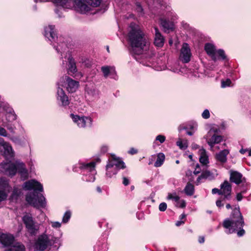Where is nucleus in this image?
<instances>
[{
	"mask_svg": "<svg viewBox=\"0 0 251 251\" xmlns=\"http://www.w3.org/2000/svg\"><path fill=\"white\" fill-rule=\"evenodd\" d=\"M127 40L133 48L134 58L143 65L152 66V57L154 53L151 46L150 39L139 25L131 23Z\"/></svg>",
	"mask_w": 251,
	"mask_h": 251,
	"instance_id": "obj_1",
	"label": "nucleus"
},
{
	"mask_svg": "<svg viewBox=\"0 0 251 251\" xmlns=\"http://www.w3.org/2000/svg\"><path fill=\"white\" fill-rule=\"evenodd\" d=\"M44 35L53 44L54 48L58 53H60L61 58L64 57L68 62V71L74 74L76 72L77 69L74 59L72 56L70 52L68 50V48L65 43L62 42V38L59 39L56 35L54 26L49 25L45 27Z\"/></svg>",
	"mask_w": 251,
	"mask_h": 251,
	"instance_id": "obj_2",
	"label": "nucleus"
},
{
	"mask_svg": "<svg viewBox=\"0 0 251 251\" xmlns=\"http://www.w3.org/2000/svg\"><path fill=\"white\" fill-rule=\"evenodd\" d=\"M23 188L25 190H33L34 191V192L29 193L26 196L25 200L29 204L37 208H44L46 206L45 198L42 195L37 194L36 192L43 191V185L40 182L35 179H31L25 182Z\"/></svg>",
	"mask_w": 251,
	"mask_h": 251,
	"instance_id": "obj_3",
	"label": "nucleus"
},
{
	"mask_svg": "<svg viewBox=\"0 0 251 251\" xmlns=\"http://www.w3.org/2000/svg\"><path fill=\"white\" fill-rule=\"evenodd\" d=\"M244 225V221L239 207L234 208L230 218L225 219L223 224V226L226 229V232L227 234L232 233L237 231V235L239 237L243 236L245 233L243 229Z\"/></svg>",
	"mask_w": 251,
	"mask_h": 251,
	"instance_id": "obj_4",
	"label": "nucleus"
},
{
	"mask_svg": "<svg viewBox=\"0 0 251 251\" xmlns=\"http://www.w3.org/2000/svg\"><path fill=\"white\" fill-rule=\"evenodd\" d=\"M0 171L9 176H14L18 172L21 177L25 179L27 178L28 173L25 165L20 160L2 162L0 163Z\"/></svg>",
	"mask_w": 251,
	"mask_h": 251,
	"instance_id": "obj_5",
	"label": "nucleus"
},
{
	"mask_svg": "<svg viewBox=\"0 0 251 251\" xmlns=\"http://www.w3.org/2000/svg\"><path fill=\"white\" fill-rule=\"evenodd\" d=\"M111 159L109 160L106 166V176L111 178L115 175L118 171L121 169H124L126 166L124 162L115 155H112Z\"/></svg>",
	"mask_w": 251,
	"mask_h": 251,
	"instance_id": "obj_6",
	"label": "nucleus"
},
{
	"mask_svg": "<svg viewBox=\"0 0 251 251\" xmlns=\"http://www.w3.org/2000/svg\"><path fill=\"white\" fill-rule=\"evenodd\" d=\"M220 129L217 126H212L204 136L207 144L213 151L215 145L220 143L223 140V136L220 135Z\"/></svg>",
	"mask_w": 251,
	"mask_h": 251,
	"instance_id": "obj_7",
	"label": "nucleus"
},
{
	"mask_svg": "<svg viewBox=\"0 0 251 251\" xmlns=\"http://www.w3.org/2000/svg\"><path fill=\"white\" fill-rule=\"evenodd\" d=\"M53 244L50 236L45 233L39 235L35 240L33 247L36 251H45Z\"/></svg>",
	"mask_w": 251,
	"mask_h": 251,
	"instance_id": "obj_8",
	"label": "nucleus"
},
{
	"mask_svg": "<svg viewBox=\"0 0 251 251\" xmlns=\"http://www.w3.org/2000/svg\"><path fill=\"white\" fill-rule=\"evenodd\" d=\"M22 220L27 233L31 236L36 235L39 231L40 225L35 221L32 215L26 213L23 216Z\"/></svg>",
	"mask_w": 251,
	"mask_h": 251,
	"instance_id": "obj_9",
	"label": "nucleus"
},
{
	"mask_svg": "<svg viewBox=\"0 0 251 251\" xmlns=\"http://www.w3.org/2000/svg\"><path fill=\"white\" fill-rule=\"evenodd\" d=\"M79 82L73 79L68 76L65 75L61 77L57 83V86L61 88L65 87L69 93H74L79 87Z\"/></svg>",
	"mask_w": 251,
	"mask_h": 251,
	"instance_id": "obj_10",
	"label": "nucleus"
},
{
	"mask_svg": "<svg viewBox=\"0 0 251 251\" xmlns=\"http://www.w3.org/2000/svg\"><path fill=\"white\" fill-rule=\"evenodd\" d=\"M73 122L79 128H86L91 127L93 124V119L90 116H80L78 115L71 114L70 115Z\"/></svg>",
	"mask_w": 251,
	"mask_h": 251,
	"instance_id": "obj_11",
	"label": "nucleus"
},
{
	"mask_svg": "<svg viewBox=\"0 0 251 251\" xmlns=\"http://www.w3.org/2000/svg\"><path fill=\"white\" fill-rule=\"evenodd\" d=\"M96 163L94 161L89 163H81L80 164L79 168L84 173H89L86 175V181L88 182H94L95 180V175L97 174L95 169Z\"/></svg>",
	"mask_w": 251,
	"mask_h": 251,
	"instance_id": "obj_12",
	"label": "nucleus"
},
{
	"mask_svg": "<svg viewBox=\"0 0 251 251\" xmlns=\"http://www.w3.org/2000/svg\"><path fill=\"white\" fill-rule=\"evenodd\" d=\"M0 152L6 159L12 158L14 156V151L11 145L0 138Z\"/></svg>",
	"mask_w": 251,
	"mask_h": 251,
	"instance_id": "obj_13",
	"label": "nucleus"
},
{
	"mask_svg": "<svg viewBox=\"0 0 251 251\" xmlns=\"http://www.w3.org/2000/svg\"><path fill=\"white\" fill-rule=\"evenodd\" d=\"M11 187L9 185V182L5 178L0 179V202L5 200L10 192Z\"/></svg>",
	"mask_w": 251,
	"mask_h": 251,
	"instance_id": "obj_14",
	"label": "nucleus"
},
{
	"mask_svg": "<svg viewBox=\"0 0 251 251\" xmlns=\"http://www.w3.org/2000/svg\"><path fill=\"white\" fill-rule=\"evenodd\" d=\"M230 180L237 185L242 183V187H247L249 185L247 182L246 178L237 171L230 172Z\"/></svg>",
	"mask_w": 251,
	"mask_h": 251,
	"instance_id": "obj_15",
	"label": "nucleus"
},
{
	"mask_svg": "<svg viewBox=\"0 0 251 251\" xmlns=\"http://www.w3.org/2000/svg\"><path fill=\"white\" fill-rule=\"evenodd\" d=\"M56 99L59 104L62 106H68L70 103L68 97L63 88L59 86L57 87Z\"/></svg>",
	"mask_w": 251,
	"mask_h": 251,
	"instance_id": "obj_16",
	"label": "nucleus"
},
{
	"mask_svg": "<svg viewBox=\"0 0 251 251\" xmlns=\"http://www.w3.org/2000/svg\"><path fill=\"white\" fill-rule=\"evenodd\" d=\"M192 53L189 45L184 43L182 44L180 50V59L184 63H188L190 61Z\"/></svg>",
	"mask_w": 251,
	"mask_h": 251,
	"instance_id": "obj_17",
	"label": "nucleus"
},
{
	"mask_svg": "<svg viewBox=\"0 0 251 251\" xmlns=\"http://www.w3.org/2000/svg\"><path fill=\"white\" fill-rule=\"evenodd\" d=\"M221 193L224 199L229 200L231 199V185L230 183L225 180L221 184Z\"/></svg>",
	"mask_w": 251,
	"mask_h": 251,
	"instance_id": "obj_18",
	"label": "nucleus"
},
{
	"mask_svg": "<svg viewBox=\"0 0 251 251\" xmlns=\"http://www.w3.org/2000/svg\"><path fill=\"white\" fill-rule=\"evenodd\" d=\"M2 107L3 110L6 112V123H12L15 121L17 119V116L13 109L6 104L3 105Z\"/></svg>",
	"mask_w": 251,
	"mask_h": 251,
	"instance_id": "obj_19",
	"label": "nucleus"
},
{
	"mask_svg": "<svg viewBox=\"0 0 251 251\" xmlns=\"http://www.w3.org/2000/svg\"><path fill=\"white\" fill-rule=\"evenodd\" d=\"M0 242L4 246H11L14 242L13 236L9 234H0Z\"/></svg>",
	"mask_w": 251,
	"mask_h": 251,
	"instance_id": "obj_20",
	"label": "nucleus"
},
{
	"mask_svg": "<svg viewBox=\"0 0 251 251\" xmlns=\"http://www.w3.org/2000/svg\"><path fill=\"white\" fill-rule=\"evenodd\" d=\"M204 50L207 54L214 61H217V56L216 55V47L211 43H206L204 46Z\"/></svg>",
	"mask_w": 251,
	"mask_h": 251,
	"instance_id": "obj_21",
	"label": "nucleus"
},
{
	"mask_svg": "<svg viewBox=\"0 0 251 251\" xmlns=\"http://www.w3.org/2000/svg\"><path fill=\"white\" fill-rule=\"evenodd\" d=\"M101 71L105 78L108 77L111 75L112 78H115V75L116 72L114 66H103L101 67Z\"/></svg>",
	"mask_w": 251,
	"mask_h": 251,
	"instance_id": "obj_22",
	"label": "nucleus"
},
{
	"mask_svg": "<svg viewBox=\"0 0 251 251\" xmlns=\"http://www.w3.org/2000/svg\"><path fill=\"white\" fill-rule=\"evenodd\" d=\"M199 161L203 166H207L209 163V157L207 151L203 148H201L198 151Z\"/></svg>",
	"mask_w": 251,
	"mask_h": 251,
	"instance_id": "obj_23",
	"label": "nucleus"
},
{
	"mask_svg": "<svg viewBox=\"0 0 251 251\" xmlns=\"http://www.w3.org/2000/svg\"><path fill=\"white\" fill-rule=\"evenodd\" d=\"M154 44L157 47H162L164 43V38L156 27H154Z\"/></svg>",
	"mask_w": 251,
	"mask_h": 251,
	"instance_id": "obj_24",
	"label": "nucleus"
},
{
	"mask_svg": "<svg viewBox=\"0 0 251 251\" xmlns=\"http://www.w3.org/2000/svg\"><path fill=\"white\" fill-rule=\"evenodd\" d=\"M229 153V151L227 149L223 150L216 153L215 159L222 164H225L227 161V155Z\"/></svg>",
	"mask_w": 251,
	"mask_h": 251,
	"instance_id": "obj_25",
	"label": "nucleus"
},
{
	"mask_svg": "<svg viewBox=\"0 0 251 251\" xmlns=\"http://www.w3.org/2000/svg\"><path fill=\"white\" fill-rule=\"evenodd\" d=\"M87 96L91 100H95L99 98L100 95L99 91L94 87H88L86 89Z\"/></svg>",
	"mask_w": 251,
	"mask_h": 251,
	"instance_id": "obj_26",
	"label": "nucleus"
},
{
	"mask_svg": "<svg viewBox=\"0 0 251 251\" xmlns=\"http://www.w3.org/2000/svg\"><path fill=\"white\" fill-rule=\"evenodd\" d=\"M160 24L164 28L165 32L173 30L174 28V24L172 21H169L166 19H161L160 20Z\"/></svg>",
	"mask_w": 251,
	"mask_h": 251,
	"instance_id": "obj_27",
	"label": "nucleus"
},
{
	"mask_svg": "<svg viewBox=\"0 0 251 251\" xmlns=\"http://www.w3.org/2000/svg\"><path fill=\"white\" fill-rule=\"evenodd\" d=\"M5 251H25V248L23 244L16 243L13 245L10 246L9 248Z\"/></svg>",
	"mask_w": 251,
	"mask_h": 251,
	"instance_id": "obj_28",
	"label": "nucleus"
},
{
	"mask_svg": "<svg viewBox=\"0 0 251 251\" xmlns=\"http://www.w3.org/2000/svg\"><path fill=\"white\" fill-rule=\"evenodd\" d=\"M165 159V156L163 153L160 152L157 154V159L154 163V166L155 167H159L161 166Z\"/></svg>",
	"mask_w": 251,
	"mask_h": 251,
	"instance_id": "obj_29",
	"label": "nucleus"
},
{
	"mask_svg": "<svg viewBox=\"0 0 251 251\" xmlns=\"http://www.w3.org/2000/svg\"><path fill=\"white\" fill-rule=\"evenodd\" d=\"M218 176L217 171L215 170L214 172H211L209 171H206L202 173V176H203L204 178L212 179L215 178Z\"/></svg>",
	"mask_w": 251,
	"mask_h": 251,
	"instance_id": "obj_30",
	"label": "nucleus"
},
{
	"mask_svg": "<svg viewBox=\"0 0 251 251\" xmlns=\"http://www.w3.org/2000/svg\"><path fill=\"white\" fill-rule=\"evenodd\" d=\"M185 194L188 196H192L194 192V187L193 184L188 183L184 190Z\"/></svg>",
	"mask_w": 251,
	"mask_h": 251,
	"instance_id": "obj_31",
	"label": "nucleus"
},
{
	"mask_svg": "<svg viewBox=\"0 0 251 251\" xmlns=\"http://www.w3.org/2000/svg\"><path fill=\"white\" fill-rule=\"evenodd\" d=\"M176 145L180 149L185 150L188 147V141L186 140L179 139L176 142Z\"/></svg>",
	"mask_w": 251,
	"mask_h": 251,
	"instance_id": "obj_32",
	"label": "nucleus"
},
{
	"mask_svg": "<svg viewBox=\"0 0 251 251\" xmlns=\"http://www.w3.org/2000/svg\"><path fill=\"white\" fill-rule=\"evenodd\" d=\"M216 55L217 56V60H226V55L225 53V51L224 50L222 49H219L218 50H216Z\"/></svg>",
	"mask_w": 251,
	"mask_h": 251,
	"instance_id": "obj_33",
	"label": "nucleus"
},
{
	"mask_svg": "<svg viewBox=\"0 0 251 251\" xmlns=\"http://www.w3.org/2000/svg\"><path fill=\"white\" fill-rule=\"evenodd\" d=\"M165 140H166V137L165 136H164L163 135H161V134L157 135L154 141L153 142V146L154 147L155 145L157 144V142H159L160 144H162L163 143H164L165 142Z\"/></svg>",
	"mask_w": 251,
	"mask_h": 251,
	"instance_id": "obj_34",
	"label": "nucleus"
},
{
	"mask_svg": "<svg viewBox=\"0 0 251 251\" xmlns=\"http://www.w3.org/2000/svg\"><path fill=\"white\" fill-rule=\"evenodd\" d=\"M242 189L241 190V191L239 192V193H237L236 194V200H237V201H242L243 197V194H245L247 192V187H242Z\"/></svg>",
	"mask_w": 251,
	"mask_h": 251,
	"instance_id": "obj_35",
	"label": "nucleus"
},
{
	"mask_svg": "<svg viewBox=\"0 0 251 251\" xmlns=\"http://www.w3.org/2000/svg\"><path fill=\"white\" fill-rule=\"evenodd\" d=\"M86 2L91 6L96 7L99 6L101 0H85Z\"/></svg>",
	"mask_w": 251,
	"mask_h": 251,
	"instance_id": "obj_36",
	"label": "nucleus"
},
{
	"mask_svg": "<svg viewBox=\"0 0 251 251\" xmlns=\"http://www.w3.org/2000/svg\"><path fill=\"white\" fill-rule=\"evenodd\" d=\"M135 10L139 16H142L144 15V11L142 7L139 2H136L135 4Z\"/></svg>",
	"mask_w": 251,
	"mask_h": 251,
	"instance_id": "obj_37",
	"label": "nucleus"
},
{
	"mask_svg": "<svg viewBox=\"0 0 251 251\" xmlns=\"http://www.w3.org/2000/svg\"><path fill=\"white\" fill-rule=\"evenodd\" d=\"M71 216V212L70 211H67L64 214L62 218V223H67L69 221Z\"/></svg>",
	"mask_w": 251,
	"mask_h": 251,
	"instance_id": "obj_38",
	"label": "nucleus"
},
{
	"mask_svg": "<svg viewBox=\"0 0 251 251\" xmlns=\"http://www.w3.org/2000/svg\"><path fill=\"white\" fill-rule=\"evenodd\" d=\"M167 17L168 19H171L173 22L178 18L177 15L174 11L169 12L167 14Z\"/></svg>",
	"mask_w": 251,
	"mask_h": 251,
	"instance_id": "obj_39",
	"label": "nucleus"
},
{
	"mask_svg": "<svg viewBox=\"0 0 251 251\" xmlns=\"http://www.w3.org/2000/svg\"><path fill=\"white\" fill-rule=\"evenodd\" d=\"M167 199L168 200H173L175 201H178L179 200V197L176 194L169 193L168 195Z\"/></svg>",
	"mask_w": 251,
	"mask_h": 251,
	"instance_id": "obj_40",
	"label": "nucleus"
},
{
	"mask_svg": "<svg viewBox=\"0 0 251 251\" xmlns=\"http://www.w3.org/2000/svg\"><path fill=\"white\" fill-rule=\"evenodd\" d=\"M11 123H5V126L8 129V130L10 131V132L12 133H14L15 130L16 129V127L14 126L11 125Z\"/></svg>",
	"mask_w": 251,
	"mask_h": 251,
	"instance_id": "obj_41",
	"label": "nucleus"
},
{
	"mask_svg": "<svg viewBox=\"0 0 251 251\" xmlns=\"http://www.w3.org/2000/svg\"><path fill=\"white\" fill-rule=\"evenodd\" d=\"M231 83V81L230 79H227L226 80H222L221 82V86L223 88H225L226 87L230 86Z\"/></svg>",
	"mask_w": 251,
	"mask_h": 251,
	"instance_id": "obj_42",
	"label": "nucleus"
},
{
	"mask_svg": "<svg viewBox=\"0 0 251 251\" xmlns=\"http://www.w3.org/2000/svg\"><path fill=\"white\" fill-rule=\"evenodd\" d=\"M226 200V199H224V197H222L220 199L217 200L216 202L217 206L219 208L223 207L224 205L223 201H224Z\"/></svg>",
	"mask_w": 251,
	"mask_h": 251,
	"instance_id": "obj_43",
	"label": "nucleus"
},
{
	"mask_svg": "<svg viewBox=\"0 0 251 251\" xmlns=\"http://www.w3.org/2000/svg\"><path fill=\"white\" fill-rule=\"evenodd\" d=\"M210 112L208 109H205L202 112L201 116L204 119H207L210 117Z\"/></svg>",
	"mask_w": 251,
	"mask_h": 251,
	"instance_id": "obj_44",
	"label": "nucleus"
},
{
	"mask_svg": "<svg viewBox=\"0 0 251 251\" xmlns=\"http://www.w3.org/2000/svg\"><path fill=\"white\" fill-rule=\"evenodd\" d=\"M167 204L165 202H162L159 205V209L160 211H164L167 209Z\"/></svg>",
	"mask_w": 251,
	"mask_h": 251,
	"instance_id": "obj_45",
	"label": "nucleus"
},
{
	"mask_svg": "<svg viewBox=\"0 0 251 251\" xmlns=\"http://www.w3.org/2000/svg\"><path fill=\"white\" fill-rule=\"evenodd\" d=\"M7 132L5 128L0 126V135L4 137L7 136Z\"/></svg>",
	"mask_w": 251,
	"mask_h": 251,
	"instance_id": "obj_46",
	"label": "nucleus"
},
{
	"mask_svg": "<svg viewBox=\"0 0 251 251\" xmlns=\"http://www.w3.org/2000/svg\"><path fill=\"white\" fill-rule=\"evenodd\" d=\"M51 226L53 228H59L61 226V223L59 222H51Z\"/></svg>",
	"mask_w": 251,
	"mask_h": 251,
	"instance_id": "obj_47",
	"label": "nucleus"
},
{
	"mask_svg": "<svg viewBox=\"0 0 251 251\" xmlns=\"http://www.w3.org/2000/svg\"><path fill=\"white\" fill-rule=\"evenodd\" d=\"M21 193L20 190H19L17 188H14L13 193H12V197H14L15 196H18Z\"/></svg>",
	"mask_w": 251,
	"mask_h": 251,
	"instance_id": "obj_48",
	"label": "nucleus"
},
{
	"mask_svg": "<svg viewBox=\"0 0 251 251\" xmlns=\"http://www.w3.org/2000/svg\"><path fill=\"white\" fill-rule=\"evenodd\" d=\"M178 204L179 207L184 208L186 206L185 201L183 200H180L178 202Z\"/></svg>",
	"mask_w": 251,
	"mask_h": 251,
	"instance_id": "obj_49",
	"label": "nucleus"
},
{
	"mask_svg": "<svg viewBox=\"0 0 251 251\" xmlns=\"http://www.w3.org/2000/svg\"><path fill=\"white\" fill-rule=\"evenodd\" d=\"M201 169L200 168V167L199 164H197L193 173H194V174L196 175H198V174H199L201 172Z\"/></svg>",
	"mask_w": 251,
	"mask_h": 251,
	"instance_id": "obj_50",
	"label": "nucleus"
},
{
	"mask_svg": "<svg viewBox=\"0 0 251 251\" xmlns=\"http://www.w3.org/2000/svg\"><path fill=\"white\" fill-rule=\"evenodd\" d=\"M128 153L130 154H136L138 152L137 150L134 149V148H131L128 151Z\"/></svg>",
	"mask_w": 251,
	"mask_h": 251,
	"instance_id": "obj_51",
	"label": "nucleus"
},
{
	"mask_svg": "<svg viewBox=\"0 0 251 251\" xmlns=\"http://www.w3.org/2000/svg\"><path fill=\"white\" fill-rule=\"evenodd\" d=\"M212 193L213 194H219V195H222V194L221 193V189L219 190L217 188H214L212 190Z\"/></svg>",
	"mask_w": 251,
	"mask_h": 251,
	"instance_id": "obj_52",
	"label": "nucleus"
},
{
	"mask_svg": "<svg viewBox=\"0 0 251 251\" xmlns=\"http://www.w3.org/2000/svg\"><path fill=\"white\" fill-rule=\"evenodd\" d=\"M202 179H204V177H203V176H202V174H201V176H200L198 177V178H197V180H196V183L197 185H199V184L201 182V180Z\"/></svg>",
	"mask_w": 251,
	"mask_h": 251,
	"instance_id": "obj_53",
	"label": "nucleus"
},
{
	"mask_svg": "<svg viewBox=\"0 0 251 251\" xmlns=\"http://www.w3.org/2000/svg\"><path fill=\"white\" fill-rule=\"evenodd\" d=\"M191 128L193 130V131H187L186 132V133H187L188 135H190V136H191V135H192L194 134V132H195V130H196L195 127L194 126H192V127H191Z\"/></svg>",
	"mask_w": 251,
	"mask_h": 251,
	"instance_id": "obj_54",
	"label": "nucleus"
},
{
	"mask_svg": "<svg viewBox=\"0 0 251 251\" xmlns=\"http://www.w3.org/2000/svg\"><path fill=\"white\" fill-rule=\"evenodd\" d=\"M123 184H124L126 186V185H128L129 184V182L128 179L127 178H126V177H124L123 178Z\"/></svg>",
	"mask_w": 251,
	"mask_h": 251,
	"instance_id": "obj_55",
	"label": "nucleus"
},
{
	"mask_svg": "<svg viewBox=\"0 0 251 251\" xmlns=\"http://www.w3.org/2000/svg\"><path fill=\"white\" fill-rule=\"evenodd\" d=\"M184 224V221H182V220H180V221H177L176 223V226H179L183 224Z\"/></svg>",
	"mask_w": 251,
	"mask_h": 251,
	"instance_id": "obj_56",
	"label": "nucleus"
},
{
	"mask_svg": "<svg viewBox=\"0 0 251 251\" xmlns=\"http://www.w3.org/2000/svg\"><path fill=\"white\" fill-rule=\"evenodd\" d=\"M192 148L193 150H197L199 148V146L195 143H193L192 144Z\"/></svg>",
	"mask_w": 251,
	"mask_h": 251,
	"instance_id": "obj_57",
	"label": "nucleus"
},
{
	"mask_svg": "<svg viewBox=\"0 0 251 251\" xmlns=\"http://www.w3.org/2000/svg\"><path fill=\"white\" fill-rule=\"evenodd\" d=\"M199 242L200 243H203L204 242V237L203 236H200L199 238Z\"/></svg>",
	"mask_w": 251,
	"mask_h": 251,
	"instance_id": "obj_58",
	"label": "nucleus"
},
{
	"mask_svg": "<svg viewBox=\"0 0 251 251\" xmlns=\"http://www.w3.org/2000/svg\"><path fill=\"white\" fill-rule=\"evenodd\" d=\"M108 147L106 146H104L101 147V151L103 152H106L107 151Z\"/></svg>",
	"mask_w": 251,
	"mask_h": 251,
	"instance_id": "obj_59",
	"label": "nucleus"
},
{
	"mask_svg": "<svg viewBox=\"0 0 251 251\" xmlns=\"http://www.w3.org/2000/svg\"><path fill=\"white\" fill-rule=\"evenodd\" d=\"M248 151V149H242L240 150V152L242 154H245L247 151Z\"/></svg>",
	"mask_w": 251,
	"mask_h": 251,
	"instance_id": "obj_60",
	"label": "nucleus"
},
{
	"mask_svg": "<svg viewBox=\"0 0 251 251\" xmlns=\"http://www.w3.org/2000/svg\"><path fill=\"white\" fill-rule=\"evenodd\" d=\"M186 218V215L184 213L182 214L180 216V220H182V219H185Z\"/></svg>",
	"mask_w": 251,
	"mask_h": 251,
	"instance_id": "obj_61",
	"label": "nucleus"
},
{
	"mask_svg": "<svg viewBox=\"0 0 251 251\" xmlns=\"http://www.w3.org/2000/svg\"><path fill=\"white\" fill-rule=\"evenodd\" d=\"M36 2H46L49 1V0H35Z\"/></svg>",
	"mask_w": 251,
	"mask_h": 251,
	"instance_id": "obj_62",
	"label": "nucleus"
},
{
	"mask_svg": "<svg viewBox=\"0 0 251 251\" xmlns=\"http://www.w3.org/2000/svg\"><path fill=\"white\" fill-rule=\"evenodd\" d=\"M226 206L227 209H230L231 208L230 204L229 203L227 204Z\"/></svg>",
	"mask_w": 251,
	"mask_h": 251,
	"instance_id": "obj_63",
	"label": "nucleus"
},
{
	"mask_svg": "<svg viewBox=\"0 0 251 251\" xmlns=\"http://www.w3.org/2000/svg\"><path fill=\"white\" fill-rule=\"evenodd\" d=\"M97 190L98 192H99V193L101 192V190L100 187H97Z\"/></svg>",
	"mask_w": 251,
	"mask_h": 251,
	"instance_id": "obj_64",
	"label": "nucleus"
}]
</instances>
